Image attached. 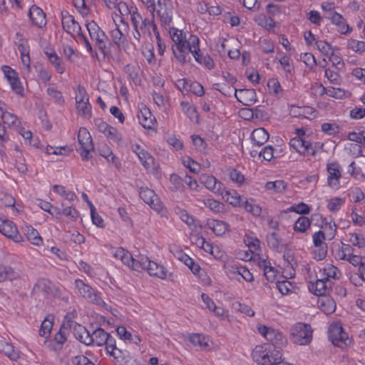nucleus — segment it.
Instances as JSON below:
<instances>
[{"label":"nucleus","mask_w":365,"mask_h":365,"mask_svg":"<svg viewBox=\"0 0 365 365\" xmlns=\"http://www.w3.org/2000/svg\"><path fill=\"white\" fill-rule=\"evenodd\" d=\"M252 356L256 363L261 365H275L282 362L280 350L272 349L268 344L257 346L252 352Z\"/></svg>","instance_id":"1"},{"label":"nucleus","mask_w":365,"mask_h":365,"mask_svg":"<svg viewBox=\"0 0 365 365\" xmlns=\"http://www.w3.org/2000/svg\"><path fill=\"white\" fill-rule=\"evenodd\" d=\"M329 338L335 346L346 349L351 344V339L348 334L344 331L342 327L337 324H332L329 327Z\"/></svg>","instance_id":"2"},{"label":"nucleus","mask_w":365,"mask_h":365,"mask_svg":"<svg viewBox=\"0 0 365 365\" xmlns=\"http://www.w3.org/2000/svg\"><path fill=\"white\" fill-rule=\"evenodd\" d=\"M291 340L299 345L309 344L312 338L311 327L307 324L297 323L290 330Z\"/></svg>","instance_id":"3"},{"label":"nucleus","mask_w":365,"mask_h":365,"mask_svg":"<svg viewBox=\"0 0 365 365\" xmlns=\"http://www.w3.org/2000/svg\"><path fill=\"white\" fill-rule=\"evenodd\" d=\"M78 142L79 147H76L77 152L83 160L89 159V153L93 150L92 137L86 128H81L78 133Z\"/></svg>","instance_id":"4"},{"label":"nucleus","mask_w":365,"mask_h":365,"mask_svg":"<svg viewBox=\"0 0 365 365\" xmlns=\"http://www.w3.org/2000/svg\"><path fill=\"white\" fill-rule=\"evenodd\" d=\"M75 284L78 293L83 297L98 306L104 307L106 305V303L102 298L90 285L84 283V282L81 279H76L75 281Z\"/></svg>","instance_id":"5"},{"label":"nucleus","mask_w":365,"mask_h":365,"mask_svg":"<svg viewBox=\"0 0 365 365\" xmlns=\"http://www.w3.org/2000/svg\"><path fill=\"white\" fill-rule=\"evenodd\" d=\"M328 173L327 184L329 187L334 190H338L340 187V179L341 178L342 168L336 162L329 163L327 165Z\"/></svg>","instance_id":"6"},{"label":"nucleus","mask_w":365,"mask_h":365,"mask_svg":"<svg viewBox=\"0 0 365 365\" xmlns=\"http://www.w3.org/2000/svg\"><path fill=\"white\" fill-rule=\"evenodd\" d=\"M0 232L8 238L13 240L15 242L23 241L22 236L12 221L0 220Z\"/></svg>","instance_id":"7"},{"label":"nucleus","mask_w":365,"mask_h":365,"mask_svg":"<svg viewBox=\"0 0 365 365\" xmlns=\"http://www.w3.org/2000/svg\"><path fill=\"white\" fill-rule=\"evenodd\" d=\"M155 10L158 16L162 23L172 21L173 9L168 0H157Z\"/></svg>","instance_id":"8"},{"label":"nucleus","mask_w":365,"mask_h":365,"mask_svg":"<svg viewBox=\"0 0 365 365\" xmlns=\"http://www.w3.org/2000/svg\"><path fill=\"white\" fill-rule=\"evenodd\" d=\"M155 10L158 16L162 23L172 21L173 9L168 0H157Z\"/></svg>","instance_id":"9"},{"label":"nucleus","mask_w":365,"mask_h":365,"mask_svg":"<svg viewBox=\"0 0 365 365\" xmlns=\"http://www.w3.org/2000/svg\"><path fill=\"white\" fill-rule=\"evenodd\" d=\"M200 182L204 185L207 189L211 190L215 194L222 195L224 185L213 175L202 174L200 177Z\"/></svg>","instance_id":"10"},{"label":"nucleus","mask_w":365,"mask_h":365,"mask_svg":"<svg viewBox=\"0 0 365 365\" xmlns=\"http://www.w3.org/2000/svg\"><path fill=\"white\" fill-rule=\"evenodd\" d=\"M234 95L236 99L245 106H252L257 101V96L255 89L235 88Z\"/></svg>","instance_id":"11"},{"label":"nucleus","mask_w":365,"mask_h":365,"mask_svg":"<svg viewBox=\"0 0 365 365\" xmlns=\"http://www.w3.org/2000/svg\"><path fill=\"white\" fill-rule=\"evenodd\" d=\"M70 330L73 331V334L78 341L89 346L91 333L85 327L70 320Z\"/></svg>","instance_id":"12"},{"label":"nucleus","mask_w":365,"mask_h":365,"mask_svg":"<svg viewBox=\"0 0 365 365\" xmlns=\"http://www.w3.org/2000/svg\"><path fill=\"white\" fill-rule=\"evenodd\" d=\"M70 330L73 331V334L78 341L89 346L91 333L85 327L70 320Z\"/></svg>","instance_id":"13"},{"label":"nucleus","mask_w":365,"mask_h":365,"mask_svg":"<svg viewBox=\"0 0 365 365\" xmlns=\"http://www.w3.org/2000/svg\"><path fill=\"white\" fill-rule=\"evenodd\" d=\"M322 18L331 21V23H341L342 16L336 11L334 3L324 2L321 5Z\"/></svg>","instance_id":"14"},{"label":"nucleus","mask_w":365,"mask_h":365,"mask_svg":"<svg viewBox=\"0 0 365 365\" xmlns=\"http://www.w3.org/2000/svg\"><path fill=\"white\" fill-rule=\"evenodd\" d=\"M140 197L153 209L159 210L160 208V202L158 197L153 190L148 187H140L139 191Z\"/></svg>","instance_id":"15"},{"label":"nucleus","mask_w":365,"mask_h":365,"mask_svg":"<svg viewBox=\"0 0 365 365\" xmlns=\"http://www.w3.org/2000/svg\"><path fill=\"white\" fill-rule=\"evenodd\" d=\"M331 282L323 279L321 276L320 279H317L314 282H310L309 285V290L317 296L325 295L327 291L331 288Z\"/></svg>","instance_id":"16"},{"label":"nucleus","mask_w":365,"mask_h":365,"mask_svg":"<svg viewBox=\"0 0 365 365\" xmlns=\"http://www.w3.org/2000/svg\"><path fill=\"white\" fill-rule=\"evenodd\" d=\"M138 118L142 126L146 129L153 128L156 123L155 118L153 116L150 110L146 108H143L138 114Z\"/></svg>","instance_id":"17"},{"label":"nucleus","mask_w":365,"mask_h":365,"mask_svg":"<svg viewBox=\"0 0 365 365\" xmlns=\"http://www.w3.org/2000/svg\"><path fill=\"white\" fill-rule=\"evenodd\" d=\"M106 337H108V332L103 329L98 327L93 331L89 341L90 345H96L98 346H104L106 343Z\"/></svg>","instance_id":"18"},{"label":"nucleus","mask_w":365,"mask_h":365,"mask_svg":"<svg viewBox=\"0 0 365 365\" xmlns=\"http://www.w3.org/2000/svg\"><path fill=\"white\" fill-rule=\"evenodd\" d=\"M269 133L263 128L255 129L251 135V139L255 145L261 146L269 139Z\"/></svg>","instance_id":"19"},{"label":"nucleus","mask_w":365,"mask_h":365,"mask_svg":"<svg viewBox=\"0 0 365 365\" xmlns=\"http://www.w3.org/2000/svg\"><path fill=\"white\" fill-rule=\"evenodd\" d=\"M146 270L150 275L155 276L160 279H165L167 276L166 269L163 266L160 265L149 259Z\"/></svg>","instance_id":"20"},{"label":"nucleus","mask_w":365,"mask_h":365,"mask_svg":"<svg viewBox=\"0 0 365 365\" xmlns=\"http://www.w3.org/2000/svg\"><path fill=\"white\" fill-rule=\"evenodd\" d=\"M169 33L172 41L174 42L175 47L180 46V44L187 45L190 44L186 40V34L182 31L174 27L170 28Z\"/></svg>","instance_id":"21"},{"label":"nucleus","mask_w":365,"mask_h":365,"mask_svg":"<svg viewBox=\"0 0 365 365\" xmlns=\"http://www.w3.org/2000/svg\"><path fill=\"white\" fill-rule=\"evenodd\" d=\"M0 351L3 352L11 360H16L19 357V351L11 344L4 339H0Z\"/></svg>","instance_id":"22"},{"label":"nucleus","mask_w":365,"mask_h":365,"mask_svg":"<svg viewBox=\"0 0 365 365\" xmlns=\"http://www.w3.org/2000/svg\"><path fill=\"white\" fill-rule=\"evenodd\" d=\"M271 334H272L271 339H268L267 341H270L271 344L268 345L271 346L272 349L279 350L287 344V339L281 332L273 329Z\"/></svg>","instance_id":"23"},{"label":"nucleus","mask_w":365,"mask_h":365,"mask_svg":"<svg viewBox=\"0 0 365 365\" xmlns=\"http://www.w3.org/2000/svg\"><path fill=\"white\" fill-rule=\"evenodd\" d=\"M20 277V272L11 267L0 264V282L12 281Z\"/></svg>","instance_id":"24"},{"label":"nucleus","mask_w":365,"mask_h":365,"mask_svg":"<svg viewBox=\"0 0 365 365\" xmlns=\"http://www.w3.org/2000/svg\"><path fill=\"white\" fill-rule=\"evenodd\" d=\"M192 43L190 44L184 45L180 44L178 47L172 46V50L174 56L178 61L182 63L186 61V55L191 53Z\"/></svg>","instance_id":"25"},{"label":"nucleus","mask_w":365,"mask_h":365,"mask_svg":"<svg viewBox=\"0 0 365 365\" xmlns=\"http://www.w3.org/2000/svg\"><path fill=\"white\" fill-rule=\"evenodd\" d=\"M29 16L32 23H46L45 13L41 8L36 5H33L30 8Z\"/></svg>","instance_id":"26"},{"label":"nucleus","mask_w":365,"mask_h":365,"mask_svg":"<svg viewBox=\"0 0 365 365\" xmlns=\"http://www.w3.org/2000/svg\"><path fill=\"white\" fill-rule=\"evenodd\" d=\"M24 235L27 240L33 245L39 246L42 244L43 240L38 231L31 226H26L24 229Z\"/></svg>","instance_id":"27"},{"label":"nucleus","mask_w":365,"mask_h":365,"mask_svg":"<svg viewBox=\"0 0 365 365\" xmlns=\"http://www.w3.org/2000/svg\"><path fill=\"white\" fill-rule=\"evenodd\" d=\"M264 187L267 190H269L275 193H283L287 190V183L282 180L269 181L266 182Z\"/></svg>","instance_id":"28"},{"label":"nucleus","mask_w":365,"mask_h":365,"mask_svg":"<svg viewBox=\"0 0 365 365\" xmlns=\"http://www.w3.org/2000/svg\"><path fill=\"white\" fill-rule=\"evenodd\" d=\"M210 227L217 236H222L229 230V224L224 221L213 220L210 224Z\"/></svg>","instance_id":"29"},{"label":"nucleus","mask_w":365,"mask_h":365,"mask_svg":"<svg viewBox=\"0 0 365 365\" xmlns=\"http://www.w3.org/2000/svg\"><path fill=\"white\" fill-rule=\"evenodd\" d=\"M78 114L84 119H90L92 116V108L89 101L76 104Z\"/></svg>","instance_id":"30"},{"label":"nucleus","mask_w":365,"mask_h":365,"mask_svg":"<svg viewBox=\"0 0 365 365\" xmlns=\"http://www.w3.org/2000/svg\"><path fill=\"white\" fill-rule=\"evenodd\" d=\"M240 206H242L247 212L252 213L255 216H259L262 212L261 207L255 204L252 199L247 200L243 198Z\"/></svg>","instance_id":"31"},{"label":"nucleus","mask_w":365,"mask_h":365,"mask_svg":"<svg viewBox=\"0 0 365 365\" xmlns=\"http://www.w3.org/2000/svg\"><path fill=\"white\" fill-rule=\"evenodd\" d=\"M221 195L227 202L235 207L240 206L243 200V198L235 190L225 191L224 194L223 190L222 195Z\"/></svg>","instance_id":"32"},{"label":"nucleus","mask_w":365,"mask_h":365,"mask_svg":"<svg viewBox=\"0 0 365 365\" xmlns=\"http://www.w3.org/2000/svg\"><path fill=\"white\" fill-rule=\"evenodd\" d=\"M340 274V272L336 267L329 264L323 269L322 277H323V279H326L327 282H331V279H339Z\"/></svg>","instance_id":"33"},{"label":"nucleus","mask_w":365,"mask_h":365,"mask_svg":"<svg viewBox=\"0 0 365 365\" xmlns=\"http://www.w3.org/2000/svg\"><path fill=\"white\" fill-rule=\"evenodd\" d=\"M329 61L331 62L332 65L338 70H342L344 68V63L342 58L340 56L339 49L334 47L331 53L328 56Z\"/></svg>","instance_id":"34"},{"label":"nucleus","mask_w":365,"mask_h":365,"mask_svg":"<svg viewBox=\"0 0 365 365\" xmlns=\"http://www.w3.org/2000/svg\"><path fill=\"white\" fill-rule=\"evenodd\" d=\"M134 10H136L135 7L131 6L130 8H128L125 3L120 2L118 4V11L120 14L119 18L120 23H127L128 17Z\"/></svg>","instance_id":"35"},{"label":"nucleus","mask_w":365,"mask_h":365,"mask_svg":"<svg viewBox=\"0 0 365 365\" xmlns=\"http://www.w3.org/2000/svg\"><path fill=\"white\" fill-rule=\"evenodd\" d=\"M310 220L307 217L301 216L295 222L294 230L296 232L304 233L310 227Z\"/></svg>","instance_id":"36"},{"label":"nucleus","mask_w":365,"mask_h":365,"mask_svg":"<svg viewBox=\"0 0 365 365\" xmlns=\"http://www.w3.org/2000/svg\"><path fill=\"white\" fill-rule=\"evenodd\" d=\"M68 314H66L64 316L65 321L63 322V324L61 325L60 330L56 334L54 340L56 342V344L58 346V349L61 348V346L66 341L67 338L64 332V329H66V323L68 322V320H66L68 318ZM58 348H55V350H57Z\"/></svg>","instance_id":"37"},{"label":"nucleus","mask_w":365,"mask_h":365,"mask_svg":"<svg viewBox=\"0 0 365 365\" xmlns=\"http://www.w3.org/2000/svg\"><path fill=\"white\" fill-rule=\"evenodd\" d=\"M266 240L268 246L274 250H278L282 242V238L275 231L268 234L266 237Z\"/></svg>","instance_id":"38"},{"label":"nucleus","mask_w":365,"mask_h":365,"mask_svg":"<svg viewBox=\"0 0 365 365\" xmlns=\"http://www.w3.org/2000/svg\"><path fill=\"white\" fill-rule=\"evenodd\" d=\"M53 317L50 315L45 318L42 322L41 328L39 330V335L43 337H47L49 336L52 327H53Z\"/></svg>","instance_id":"39"},{"label":"nucleus","mask_w":365,"mask_h":365,"mask_svg":"<svg viewBox=\"0 0 365 365\" xmlns=\"http://www.w3.org/2000/svg\"><path fill=\"white\" fill-rule=\"evenodd\" d=\"M106 346V349L107 352L110 355L117 358L116 351L120 352L116 347L115 339L113 336H112L110 334L108 333V337H106V343L104 344Z\"/></svg>","instance_id":"40"},{"label":"nucleus","mask_w":365,"mask_h":365,"mask_svg":"<svg viewBox=\"0 0 365 365\" xmlns=\"http://www.w3.org/2000/svg\"><path fill=\"white\" fill-rule=\"evenodd\" d=\"M190 40L192 41V49L191 53H192L195 61L200 63H202V58L205 56H203L200 53V50L199 48V39L197 36H191Z\"/></svg>","instance_id":"41"},{"label":"nucleus","mask_w":365,"mask_h":365,"mask_svg":"<svg viewBox=\"0 0 365 365\" xmlns=\"http://www.w3.org/2000/svg\"><path fill=\"white\" fill-rule=\"evenodd\" d=\"M138 157L145 169H150L153 167L154 158L147 150L138 153Z\"/></svg>","instance_id":"42"},{"label":"nucleus","mask_w":365,"mask_h":365,"mask_svg":"<svg viewBox=\"0 0 365 365\" xmlns=\"http://www.w3.org/2000/svg\"><path fill=\"white\" fill-rule=\"evenodd\" d=\"M148 257L140 256L139 259H133V262L130 264V267L133 270L137 272H141L142 270H146L148 266Z\"/></svg>","instance_id":"43"},{"label":"nucleus","mask_w":365,"mask_h":365,"mask_svg":"<svg viewBox=\"0 0 365 365\" xmlns=\"http://www.w3.org/2000/svg\"><path fill=\"white\" fill-rule=\"evenodd\" d=\"M1 119L4 124H6L9 128H16L18 126V117L13 113L7 111L3 112Z\"/></svg>","instance_id":"44"},{"label":"nucleus","mask_w":365,"mask_h":365,"mask_svg":"<svg viewBox=\"0 0 365 365\" xmlns=\"http://www.w3.org/2000/svg\"><path fill=\"white\" fill-rule=\"evenodd\" d=\"M203 204L210 210L215 212H220L224 209V204L222 202L217 201L212 198L204 200Z\"/></svg>","instance_id":"45"},{"label":"nucleus","mask_w":365,"mask_h":365,"mask_svg":"<svg viewBox=\"0 0 365 365\" xmlns=\"http://www.w3.org/2000/svg\"><path fill=\"white\" fill-rule=\"evenodd\" d=\"M345 203V198L342 197H333L328 201L327 208L332 212L339 211L341 207Z\"/></svg>","instance_id":"46"},{"label":"nucleus","mask_w":365,"mask_h":365,"mask_svg":"<svg viewBox=\"0 0 365 365\" xmlns=\"http://www.w3.org/2000/svg\"><path fill=\"white\" fill-rule=\"evenodd\" d=\"M190 341L195 346L202 348L208 346L207 339L205 336L200 334H193L190 336Z\"/></svg>","instance_id":"47"},{"label":"nucleus","mask_w":365,"mask_h":365,"mask_svg":"<svg viewBox=\"0 0 365 365\" xmlns=\"http://www.w3.org/2000/svg\"><path fill=\"white\" fill-rule=\"evenodd\" d=\"M322 228L324 230L322 232L325 233L327 240H331L334 238L336 233V225L334 222V224L326 222L322 226Z\"/></svg>","instance_id":"48"},{"label":"nucleus","mask_w":365,"mask_h":365,"mask_svg":"<svg viewBox=\"0 0 365 365\" xmlns=\"http://www.w3.org/2000/svg\"><path fill=\"white\" fill-rule=\"evenodd\" d=\"M276 287L279 292L283 295L288 294L292 292V289L294 288L293 284L287 279L278 281L276 283Z\"/></svg>","instance_id":"49"},{"label":"nucleus","mask_w":365,"mask_h":365,"mask_svg":"<svg viewBox=\"0 0 365 365\" xmlns=\"http://www.w3.org/2000/svg\"><path fill=\"white\" fill-rule=\"evenodd\" d=\"M89 207L91 209V216L93 223L96 225L97 227H104V220H103L101 216L99 215L98 213L96 212V208L91 202H89Z\"/></svg>","instance_id":"50"},{"label":"nucleus","mask_w":365,"mask_h":365,"mask_svg":"<svg viewBox=\"0 0 365 365\" xmlns=\"http://www.w3.org/2000/svg\"><path fill=\"white\" fill-rule=\"evenodd\" d=\"M347 46L348 48L351 49L356 53H365V41H359L351 39L348 41Z\"/></svg>","instance_id":"51"},{"label":"nucleus","mask_w":365,"mask_h":365,"mask_svg":"<svg viewBox=\"0 0 365 365\" xmlns=\"http://www.w3.org/2000/svg\"><path fill=\"white\" fill-rule=\"evenodd\" d=\"M287 211L294 212L301 215H307L310 212V207L304 202H300L297 205L291 206L287 209Z\"/></svg>","instance_id":"52"},{"label":"nucleus","mask_w":365,"mask_h":365,"mask_svg":"<svg viewBox=\"0 0 365 365\" xmlns=\"http://www.w3.org/2000/svg\"><path fill=\"white\" fill-rule=\"evenodd\" d=\"M106 138L115 143H120L122 140V134L114 127L111 126L108 128L105 134Z\"/></svg>","instance_id":"53"},{"label":"nucleus","mask_w":365,"mask_h":365,"mask_svg":"<svg viewBox=\"0 0 365 365\" xmlns=\"http://www.w3.org/2000/svg\"><path fill=\"white\" fill-rule=\"evenodd\" d=\"M75 93L76 104L89 101L88 95L83 86L78 85Z\"/></svg>","instance_id":"54"},{"label":"nucleus","mask_w":365,"mask_h":365,"mask_svg":"<svg viewBox=\"0 0 365 365\" xmlns=\"http://www.w3.org/2000/svg\"><path fill=\"white\" fill-rule=\"evenodd\" d=\"M113 26L115 28L110 31L111 37L113 42L119 46L122 42V39L124 38V34L118 24H113Z\"/></svg>","instance_id":"55"},{"label":"nucleus","mask_w":365,"mask_h":365,"mask_svg":"<svg viewBox=\"0 0 365 365\" xmlns=\"http://www.w3.org/2000/svg\"><path fill=\"white\" fill-rule=\"evenodd\" d=\"M259 46L264 53H271L274 51V46L272 41L263 38L259 41Z\"/></svg>","instance_id":"56"},{"label":"nucleus","mask_w":365,"mask_h":365,"mask_svg":"<svg viewBox=\"0 0 365 365\" xmlns=\"http://www.w3.org/2000/svg\"><path fill=\"white\" fill-rule=\"evenodd\" d=\"M17 38L19 37V38L16 41V43L18 46V49L21 53V56L28 55L29 54V46L27 44V41L22 38V36L20 35L19 33L16 34Z\"/></svg>","instance_id":"57"},{"label":"nucleus","mask_w":365,"mask_h":365,"mask_svg":"<svg viewBox=\"0 0 365 365\" xmlns=\"http://www.w3.org/2000/svg\"><path fill=\"white\" fill-rule=\"evenodd\" d=\"M213 88L220 91L225 96H231L232 93H234L235 88H232L231 86H227L223 83H215L213 85Z\"/></svg>","instance_id":"58"},{"label":"nucleus","mask_w":365,"mask_h":365,"mask_svg":"<svg viewBox=\"0 0 365 365\" xmlns=\"http://www.w3.org/2000/svg\"><path fill=\"white\" fill-rule=\"evenodd\" d=\"M316 46L319 51H321L324 56H328L334 49L330 44L327 41H316Z\"/></svg>","instance_id":"59"},{"label":"nucleus","mask_w":365,"mask_h":365,"mask_svg":"<svg viewBox=\"0 0 365 365\" xmlns=\"http://www.w3.org/2000/svg\"><path fill=\"white\" fill-rule=\"evenodd\" d=\"M268 88L269 92L278 96L282 93V89L281 88L280 83L276 78H272L268 81L267 83Z\"/></svg>","instance_id":"60"},{"label":"nucleus","mask_w":365,"mask_h":365,"mask_svg":"<svg viewBox=\"0 0 365 365\" xmlns=\"http://www.w3.org/2000/svg\"><path fill=\"white\" fill-rule=\"evenodd\" d=\"M192 140L195 148L200 151L204 152L207 148V143L203 138L197 135H192Z\"/></svg>","instance_id":"61"},{"label":"nucleus","mask_w":365,"mask_h":365,"mask_svg":"<svg viewBox=\"0 0 365 365\" xmlns=\"http://www.w3.org/2000/svg\"><path fill=\"white\" fill-rule=\"evenodd\" d=\"M350 235L349 241L352 245L358 247L359 248L365 247V238L362 235L356 233H351Z\"/></svg>","instance_id":"62"},{"label":"nucleus","mask_w":365,"mask_h":365,"mask_svg":"<svg viewBox=\"0 0 365 365\" xmlns=\"http://www.w3.org/2000/svg\"><path fill=\"white\" fill-rule=\"evenodd\" d=\"M300 59L310 69H312L317 65L315 58L311 53H302L300 56Z\"/></svg>","instance_id":"63"},{"label":"nucleus","mask_w":365,"mask_h":365,"mask_svg":"<svg viewBox=\"0 0 365 365\" xmlns=\"http://www.w3.org/2000/svg\"><path fill=\"white\" fill-rule=\"evenodd\" d=\"M348 138L349 140L360 143L364 147H365V131H362V132H359V133H356V132L350 133L348 135Z\"/></svg>","instance_id":"64"}]
</instances>
